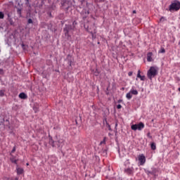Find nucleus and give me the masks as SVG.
I'll use <instances>...</instances> for the list:
<instances>
[{"label":"nucleus","mask_w":180,"mask_h":180,"mask_svg":"<svg viewBox=\"0 0 180 180\" xmlns=\"http://www.w3.org/2000/svg\"><path fill=\"white\" fill-rule=\"evenodd\" d=\"M157 75H158V68L155 66H151L147 72L148 78L151 80L153 78L157 77Z\"/></svg>","instance_id":"nucleus-1"},{"label":"nucleus","mask_w":180,"mask_h":180,"mask_svg":"<svg viewBox=\"0 0 180 180\" xmlns=\"http://www.w3.org/2000/svg\"><path fill=\"white\" fill-rule=\"evenodd\" d=\"M180 9V2L178 0L174 1L169 6V12H172V11H175V12H178Z\"/></svg>","instance_id":"nucleus-2"},{"label":"nucleus","mask_w":180,"mask_h":180,"mask_svg":"<svg viewBox=\"0 0 180 180\" xmlns=\"http://www.w3.org/2000/svg\"><path fill=\"white\" fill-rule=\"evenodd\" d=\"M144 128V123L139 122V124H132L131 127V130H139L141 131Z\"/></svg>","instance_id":"nucleus-3"},{"label":"nucleus","mask_w":180,"mask_h":180,"mask_svg":"<svg viewBox=\"0 0 180 180\" xmlns=\"http://www.w3.org/2000/svg\"><path fill=\"white\" fill-rule=\"evenodd\" d=\"M63 30L65 32V35L67 36L68 37H70V32H71V30H74V27H72V25H65Z\"/></svg>","instance_id":"nucleus-4"},{"label":"nucleus","mask_w":180,"mask_h":180,"mask_svg":"<svg viewBox=\"0 0 180 180\" xmlns=\"http://www.w3.org/2000/svg\"><path fill=\"white\" fill-rule=\"evenodd\" d=\"M138 160L140 165H144L146 164V156L144 154H141L138 156Z\"/></svg>","instance_id":"nucleus-5"},{"label":"nucleus","mask_w":180,"mask_h":180,"mask_svg":"<svg viewBox=\"0 0 180 180\" xmlns=\"http://www.w3.org/2000/svg\"><path fill=\"white\" fill-rule=\"evenodd\" d=\"M124 172L127 174V175H133L134 172V168L133 167H128L125 169Z\"/></svg>","instance_id":"nucleus-6"},{"label":"nucleus","mask_w":180,"mask_h":180,"mask_svg":"<svg viewBox=\"0 0 180 180\" xmlns=\"http://www.w3.org/2000/svg\"><path fill=\"white\" fill-rule=\"evenodd\" d=\"M11 158H10V161H11V162H13V164H18V160H16V158L15 156H13V155H12V153H11Z\"/></svg>","instance_id":"nucleus-7"},{"label":"nucleus","mask_w":180,"mask_h":180,"mask_svg":"<svg viewBox=\"0 0 180 180\" xmlns=\"http://www.w3.org/2000/svg\"><path fill=\"white\" fill-rule=\"evenodd\" d=\"M153 53L151 52L148 53L147 54V61H148L149 63H151V61H153Z\"/></svg>","instance_id":"nucleus-8"},{"label":"nucleus","mask_w":180,"mask_h":180,"mask_svg":"<svg viewBox=\"0 0 180 180\" xmlns=\"http://www.w3.org/2000/svg\"><path fill=\"white\" fill-rule=\"evenodd\" d=\"M16 171H17L18 175H22V174H23V172H25V170L22 167H17Z\"/></svg>","instance_id":"nucleus-9"},{"label":"nucleus","mask_w":180,"mask_h":180,"mask_svg":"<svg viewBox=\"0 0 180 180\" xmlns=\"http://www.w3.org/2000/svg\"><path fill=\"white\" fill-rule=\"evenodd\" d=\"M141 71L139 70L138 71V74H137V78H140L141 81H145L146 80V76H141Z\"/></svg>","instance_id":"nucleus-10"},{"label":"nucleus","mask_w":180,"mask_h":180,"mask_svg":"<svg viewBox=\"0 0 180 180\" xmlns=\"http://www.w3.org/2000/svg\"><path fill=\"white\" fill-rule=\"evenodd\" d=\"M19 98L20 99H27V95H26V94H25V93H20L19 94Z\"/></svg>","instance_id":"nucleus-11"},{"label":"nucleus","mask_w":180,"mask_h":180,"mask_svg":"<svg viewBox=\"0 0 180 180\" xmlns=\"http://www.w3.org/2000/svg\"><path fill=\"white\" fill-rule=\"evenodd\" d=\"M126 98L127 99H128L129 101H130V99H131V98H133V94H131V92L129 91V93H127L126 94Z\"/></svg>","instance_id":"nucleus-12"},{"label":"nucleus","mask_w":180,"mask_h":180,"mask_svg":"<svg viewBox=\"0 0 180 180\" xmlns=\"http://www.w3.org/2000/svg\"><path fill=\"white\" fill-rule=\"evenodd\" d=\"M8 20L10 25H13L14 24L13 20H12V18H11L9 14H8Z\"/></svg>","instance_id":"nucleus-13"},{"label":"nucleus","mask_w":180,"mask_h":180,"mask_svg":"<svg viewBox=\"0 0 180 180\" xmlns=\"http://www.w3.org/2000/svg\"><path fill=\"white\" fill-rule=\"evenodd\" d=\"M130 92L132 95H139V91H137V90L131 89Z\"/></svg>","instance_id":"nucleus-14"},{"label":"nucleus","mask_w":180,"mask_h":180,"mask_svg":"<svg viewBox=\"0 0 180 180\" xmlns=\"http://www.w3.org/2000/svg\"><path fill=\"white\" fill-rule=\"evenodd\" d=\"M150 148H151V150H153L157 149V146H155V143H152L150 144Z\"/></svg>","instance_id":"nucleus-15"},{"label":"nucleus","mask_w":180,"mask_h":180,"mask_svg":"<svg viewBox=\"0 0 180 180\" xmlns=\"http://www.w3.org/2000/svg\"><path fill=\"white\" fill-rule=\"evenodd\" d=\"M17 13H18V15H19L20 18H22V9L18 8Z\"/></svg>","instance_id":"nucleus-16"},{"label":"nucleus","mask_w":180,"mask_h":180,"mask_svg":"<svg viewBox=\"0 0 180 180\" xmlns=\"http://www.w3.org/2000/svg\"><path fill=\"white\" fill-rule=\"evenodd\" d=\"M150 171L152 172V175H155V174H157V169L155 168H153Z\"/></svg>","instance_id":"nucleus-17"},{"label":"nucleus","mask_w":180,"mask_h":180,"mask_svg":"<svg viewBox=\"0 0 180 180\" xmlns=\"http://www.w3.org/2000/svg\"><path fill=\"white\" fill-rule=\"evenodd\" d=\"M0 96H5V90H0Z\"/></svg>","instance_id":"nucleus-18"},{"label":"nucleus","mask_w":180,"mask_h":180,"mask_svg":"<svg viewBox=\"0 0 180 180\" xmlns=\"http://www.w3.org/2000/svg\"><path fill=\"white\" fill-rule=\"evenodd\" d=\"M58 147H60L61 145L63 144V143H64V141H63V140H59V141H58Z\"/></svg>","instance_id":"nucleus-19"},{"label":"nucleus","mask_w":180,"mask_h":180,"mask_svg":"<svg viewBox=\"0 0 180 180\" xmlns=\"http://www.w3.org/2000/svg\"><path fill=\"white\" fill-rule=\"evenodd\" d=\"M5 18V14L2 11H0V19H4Z\"/></svg>","instance_id":"nucleus-20"},{"label":"nucleus","mask_w":180,"mask_h":180,"mask_svg":"<svg viewBox=\"0 0 180 180\" xmlns=\"http://www.w3.org/2000/svg\"><path fill=\"white\" fill-rule=\"evenodd\" d=\"M106 143V138H104L103 141L100 142V146H102V144Z\"/></svg>","instance_id":"nucleus-21"},{"label":"nucleus","mask_w":180,"mask_h":180,"mask_svg":"<svg viewBox=\"0 0 180 180\" xmlns=\"http://www.w3.org/2000/svg\"><path fill=\"white\" fill-rule=\"evenodd\" d=\"M27 23H28V25L33 23V20H32L31 18H29L27 20Z\"/></svg>","instance_id":"nucleus-22"},{"label":"nucleus","mask_w":180,"mask_h":180,"mask_svg":"<svg viewBox=\"0 0 180 180\" xmlns=\"http://www.w3.org/2000/svg\"><path fill=\"white\" fill-rule=\"evenodd\" d=\"M15 151H16V146H14L11 150V154H13V153H15Z\"/></svg>","instance_id":"nucleus-23"},{"label":"nucleus","mask_w":180,"mask_h":180,"mask_svg":"<svg viewBox=\"0 0 180 180\" xmlns=\"http://www.w3.org/2000/svg\"><path fill=\"white\" fill-rule=\"evenodd\" d=\"M146 174H147L148 175H152L153 172H151V170H147V171H146Z\"/></svg>","instance_id":"nucleus-24"},{"label":"nucleus","mask_w":180,"mask_h":180,"mask_svg":"<svg viewBox=\"0 0 180 180\" xmlns=\"http://www.w3.org/2000/svg\"><path fill=\"white\" fill-rule=\"evenodd\" d=\"M160 22H165V18L162 17V18L160 19Z\"/></svg>","instance_id":"nucleus-25"},{"label":"nucleus","mask_w":180,"mask_h":180,"mask_svg":"<svg viewBox=\"0 0 180 180\" xmlns=\"http://www.w3.org/2000/svg\"><path fill=\"white\" fill-rule=\"evenodd\" d=\"M117 109H122V105L118 104V105H117Z\"/></svg>","instance_id":"nucleus-26"},{"label":"nucleus","mask_w":180,"mask_h":180,"mask_svg":"<svg viewBox=\"0 0 180 180\" xmlns=\"http://www.w3.org/2000/svg\"><path fill=\"white\" fill-rule=\"evenodd\" d=\"M1 75H4V69H0Z\"/></svg>","instance_id":"nucleus-27"},{"label":"nucleus","mask_w":180,"mask_h":180,"mask_svg":"<svg viewBox=\"0 0 180 180\" xmlns=\"http://www.w3.org/2000/svg\"><path fill=\"white\" fill-rule=\"evenodd\" d=\"M128 75H129V77H131V75H133V72H129L128 73Z\"/></svg>","instance_id":"nucleus-28"},{"label":"nucleus","mask_w":180,"mask_h":180,"mask_svg":"<svg viewBox=\"0 0 180 180\" xmlns=\"http://www.w3.org/2000/svg\"><path fill=\"white\" fill-rule=\"evenodd\" d=\"M160 53H165V49L162 48L160 51Z\"/></svg>","instance_id":"nucleus-29"},{"label":"nucleus","mask_w":180,"mask_h":180,"mask_svg":"<svg viewBox=\"0 0 180 180\" xmlns=\"http://www.w3.org/2000/svg\"><path fill=\"white\" fill-rule=\"evenodd\" d=\"M108 127L109 130H111L110 124H108Z\"/></svg>","instance_id":"nucleus-30"},{"label":"nucleus","mask_w":180,"mask_h":180,"mask_svg":"<svg viewBox=\"0 0 180 180\" xmlns=\"http://www.w3.org/2000/svg\"><path fill=\"white\" fill-rule=\"evenodd\" d=\"M91 34L92 35V37H94V32H90Z\"/></svg>","instance_id":"nucleus-31"},{"label":"nucleus","mask_w":180,"mask_h":180,"mask_svg":"<svg viewBox=\"0 0 180 180\" xmlns=\"http://www.w3.org/2000/svg\"><path fill=\"white\" fill-rule=\"evenodd\" d=\"M14 180H19V177H15Z\"/></svg>","instance_id":"nucleus-32"},{"label":"nucleus","mask_w":180,"mask_h":180,"mask_svg":"<svg viewBox=\"0 0 180 180\" xmlns=\"http://www.w3.org/2000/svg\"><path fill=\"white\" fill-rule=\"evenodd\" d=\"M120 102H122V100H119L118 101V103H120Z\"/></svg>","instance_id":"nucleus-33"},{"label":"nucleus","mask_w":180,"mask_h":180,"mask_svg":"<svg viewBox=\"0 0 180 180\" xmlns=\"http://www.w3.org/2000/svg\"><path fill=\"white\" fill-rule=\"evenodd\" d=\"M49 16H51V13H49Z\"/></svg>","instance_id":"nucleus-34"},{"label":"nucleus","mask_w":180,"mask_h":180,"mask_svg":"<svg viewBox=\"0 0 180 180\" xmlns=\"http://www.w3.org/2000/svg\"><path fill=\"white\" fill-rule=\"evenodd\" d=\"M69 65L71 67V62L69 63Z\"/></svg>","instance_id":"nucleus-35"},{"label":"nucleus","mask_w":180,"mask_h":180,"mask_svg":"<svg viewBox=\"0 0 180 180\" xmlns=\"http://www.w3.org/2000/svg\"><path fill=\"white\" fill-rule=\"evenodd\" d=\"M133 13H136V11H133Z\"/></svg>","instance_id":"nucleus-36"},{"label":"nucleus","mask_w":180,"mask_h":180,"mask_svg":"<svg viewBox=\"0 0 180 180\" xmlns=\"http://www.w3.org/2000/svg\"><path fill=\"white\" fill-rule=\"evenodd\" d=\"M26 165H27V166H29V163H27Z\"/></svg>","instance_id":"nucleus-37"},{"label":"nucleus","mask_w":180,"mask_h":180,"mask_svg":"<svg viewBox=\"0 0 180 180\" xmlns=\"http://www.w3.org/2000/svg\"><path fill=\"white\" fill-rule=\"evenodd\" d=\"M73 25H75V22H73Z\"/></svg>","instance_id":"nucleus-38"}]
</instances>
